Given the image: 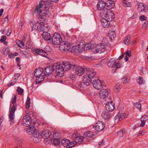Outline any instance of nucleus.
Segmentation results:
<instances>
[{"label":"nucleus","mask_w":148,"mask_h":148,"mask_svg":"<svg viewBox=\"0 0 148 148\" xmlns=\"http://www.w3.org/2000/svg\"><path fill=\"white\" fill-rule=\"evenodd\" d=\"M103 65L101 64H96V67H101L103 66Z\"/></svg>","instance_id":"obj_62"},{"label":"nucleus","mask_w":148,"mask_h":148,"mask_svg":"<svg viewBox=\"0 0 148 148\" xmlns=\"http://www.w3.org/2000/svg\"><path fill=\"white\" fill-rule=\"evenodd\" d=\"M148 25V21H145V22L143 24V27L144 29H145L147 27Z\"/></svg>","instance_id":"obj_48"},{"label":"nucleus","mask_w":148,"mask_h":148,"mask_svg":"<svg viewBox=\"0 0 148 148\" xmlns=\"http://www.w3.org/2000/svg\"><path fill=\"white\" fill-rule=\"evenodd\" d=\"M126 130L125 129H123L120 130L117 132V134L119 137H121L125 134L126 132Z\"/></svg>","instance_id":"obj_35"},{"label":"nucleus","mask_w":148,"mask_h":148,"mask_svg":"<svg viewBox=\"0 0 148 148\" xmlns=\"http://www.w3.org/2000/svg\"><path fill=\"white\" fill-rule=\"evenodd\" d=\"M72 138H74V140H75L76 138L77 137V136L76 134H74L72 135Z\"/></svg>","instance_id":"obj_61"},{"label":"nucleus","mask_w":148,"mask_h":148,"mask_svg":"<svg viewBox=\"0 0 148 148\" xmlns=\"http://www.w3.org/2000/svg\"><path fill=\"white\" fill-rule=\"evenodd\" d=\"M16 143L18 144H19L22 142V140L20 139L19 138H18L16 139Z\"/></svg>","instance_id":"obj_59"},{"label":"nucleus","mask_w":148,"mask_h":148,"mask_svg":"<svg viewBox=\"0 0 148 148\" xmlns=\"http://www.w3.org/2000/svg\"><path fill=\"white\" fill-rule=\"evenodd\" d=\"M9 52L10 51L8 48H3L1 51V53L4 55H8Z\"/></svg>","instance_id":"obj_43"},{"label":"nucleus","mask_w":148,"mask_h":148,"mask_svg":"<svg viewBox=\"0 0 148 148\" xmlns=\"http://www.w3.org/2000/svg\"><path fill=\"white\" fill-rule=\"evenodd\" d=\"M34 29L39 31H48L49 30L48 25L44 24L43 22H41L40 21L36 22L33 25L32 27V31H33Z\"/></svg>","instance_id":"obj_4"},{"label":"nucleus","mask_w":148,"mask_h":148,"mask_svg":"<svg viewBox=\"0 0 148 148\" xmlns=\"http://www.w3.org/2000/svg\"><path fill=\"white\" fill-rule=\"evenodd\" d=\"M86 74L83 77V83L87 86L90 85L93 78L96 74L95 70L92 69L88 68L86 70Z\"/></svg>","instance_id":"obj_3"},{"label":"nucleus","mask_w":148,"mask_h":148,"mask_svg":"<svg viewBox=\"0 0 148 148\" xmlns=\"http://www.w3.org/2000/svg\"><path fill=\"white\" fill-rule=\"evenodd\" d=\"M106 108L107 110L109 112L113 111L115 108L114 103L112 101L109 102L106 105Z\"/></svg>","instance_id":"obj_12"},{"label":"nucleus","mask_w":148,"mask_h":148,"mask_svg":"<svg viewBox=\"0 0 148 148\" xmlns=\"http://www.w3.org/2000/svg\"><path fill=\"white\" fill-rule=\"evenodd\" d=\"M31 123V119L28 116H24L23 118V125L25 127H28Z\"/></svg>","instance_id":"obj_10"},{"label":"nucleus","mask_w":148,"mask_h":148,"mask_svg":"<svg viewBox=\"0 0 148 148\" xmlns=\"http://www.w3.org/2000/svg\"><path fill=\"white\" fill-rule=\"evenodd\" d=\"M115 66L116 68L120 67L121 66L120 62H118L117 63L115 64Z\"/></svg>","instance_id":"obj_54"},{"label":"nucleus","mask_w":148,"mask_h":148,"mask_svg":"<svg viewBox=\"0 0 148 148\" xmlns=\"http://www.w3.org/2000/svg\"><path fill=\"white\" fill-rule=\"evenodd\" d=\"M44 31L42 34L43 38L46 40H50L51 39V37L50 34L47 32L48 31Z\"/></svg>","instance_id":"obj_25"},{"label":"nucleus","mask_w":148,"mask_h":148,"mask_svg":"<svg viewBox=\"0 0 148 148\" xmlns=\"http://www.w3.org/2000/svg\"><path fill=\"white\" fill-rule=\"evenodd\" d=\"M114 17V12L111 10H110V8H109L107 13V15L106 16V18H105L110 21H112Z\"/></svg>","instance_id":"obj_13"},{"label":"nucleus","mask_w":148,"mask_h":148,"mask_svg":"<svg viewBox=\"0 0 148 148\" xmlns=\"http://www.w3.org/2000/svg\"><path fill=\"white\" fill-rule=\"evenodd\" d=\"M58 134L55 133L53 134V139L51 140V143L55 145H58L60 143V140L58 138H55Z\"/></svg>","instance_id":"obj_24"},{"label":"nucleus","mask_w":148,"mask_h":148,"mask_svg":"<svg viewBox=\"0 0 148 148\" xmlns=\"http://www.w3.org/2000/svg\"><path fill=\"white\" fill-rule=\"evenodd\" d=\"M130 38V35L127 36L125 38L124 41V43L126 45H128L129 44Z\"/></svg>","instance_id":"obj_38"},{"label":"nucleus","mask_w":148,"mask_h":148,"mask_svg":"<svg viewBox=\"0 0 148 148\" xmlns=\"http://www.w3.org/2000/svg\"><path fill=\"white\" fill-rule=\"evenodd\" d=\"M126 56L130 57L131 56V51L128 50L125 53Z\"/></svg>","instance_id":"obj_56"},{"label":"nucleus","mask_w":148,"mask_h":148,"mask_svg":"<svg viewBox=\"0 0 148 148\" xmlns=\"http://www.w3.org/2000/svg\"><path fill=\"white\" fill-rule=\"evenodd\" d=\"M126 115L125 113H121L120 114H118L115 116L114 119L116 120L117 122L121 121L122 120L125 118Z\"/></svg>","instance_id":"obj_22"},{"label":"nucleus","mask_w":148,"mask_h":148,"mask_svg":"<svg viewBox=\"0 0 148 148\" xmlns=\"http://www.w3.org/2000/svg\"><path fill=\"white\" fill-rule=\"evenodd\" d=\"M108 36L111 40L114 39L116 36V34L114 31H109L108 33Z\"/></svg>","instance_id":"obj_30"},{"label":"nucleus","mask_w":148,"mask_h":148,"mask_svg":"<svg viewBox=\"0 0 148 148\" xmlns=\"http://www.w3.org/2000/svg\"><path fill=\"white\" fill-rule=\"evenodd\" d=\"M147 19V17L145 16L144 15H142L140 17V20L141 21H143L146 20Z\"/></svg>","instance_id":"obj_53"},{"label":"nucleus","mask_w":148,"mask_h":148,"mask_svg":"<svg viewBox=\"0 0 148 148\" xmlns=\"http://www.w3.org/2000/svg\"><path fill=\"white\" fill-rule=\"evenodd\" d=\"M26 45L27 48H30L32 46V43L29 41H27L26 44Z\"/></svg>","instance_id":"obj_47"},{"label":"nucleus","mask_w":148,"mask_h":148,"mask_svg":"<svg viewBox=\"0 0 148 148\" xmlns=\"http://www.w3.org/2000/svg\"><path fill=\"white\" fill-rule=\"evenodd\" d=\"M102 117L105 119H108L110 117V114L108 111H103L102 114Z\"/></svg>","instance_id":"obj_28"},{"label":"nucleus","mask_w":148,"mask_h":148,"mask_svg":"<svg viewBox=\"0 0 148 148\" xmlns=\"http://www.w3.org/2000/svg\"><path fill=\"white\" fill-rule=\"evenodd\" d=\"M108 47L107 44L105 43L100 44L97 46L95 51L97 53H101L106 51Z\"/></svg>","instance_id":"obj_7"},{"label":"nucleus","mask_w":148,"mask_h":148,"mask_svg":"<svg viewBox=\"0 0 148 148\" xmlns=\"http://www.w3.org/2000/svg\"><path fill=\"white\" fill-rule=\"evenodd\" d=\"M69 51L74 53H77L82 52V48L79 45L73 46Z\"/></svg>","instance_id":"obj_17"},{"label":"nucleus","mask_w":148,"mask_h":148,"mask_svg":"<svg viewBox=\"0 0 148 148\" xmlns=\"http://www.w3.org/2000/svg\"><path fill=\"white\" fill-rule=\"evenodd\" d=\"M69 140L67 139H64L61 141L62 146L66 148H67L68 144H69Z\"/></svg>","instance_id":"obj_32"},{"label":"nucleus","mask_w":148,"mask_h":148,"mask_svg":"<svg viewBox=\"0 0 148 148\" xmlns=\"http://www.w3.org/2000/svg\"><path fill=\"white\" fill-rule=\"evenodd\" d=\"M43 69L41 68H39L38 69H36L34 70V76L37 77H38L40 75H42V74L45 73L43 72Z\"/></svg>","instance_id":"obj_21"},{"label":"nucleus","mask_w":148,"mask_h":148,"mask_svg":"<svg viewBox=\"0 0 148 148\" xmlns=\"http://www.w3.org/2000/svg\"><path fill=\"white\" fill-rule=\"evenodd\" d=\"M49 3L48 1L42 0L37 5L34 10L35 13H37L40 16H45L49 12L48 7Z\"/></svg>","instance_id":"obj_2"},{"label":"nucleus","mask_w":148,"mask_h":148,"mask_svg":"<svg viewBox=\"0 0 148 148\" xmlns=\"http://www.w3.org/2000/svg\"><path fill=\"white\" fill-rule=\"evenodd\" d=\"M106 8V10L102 11L100 13V15L101 18H106V16L107 15V13L109 9L107 8Z\"/></svg>","instance_id":"obj_33"},{"label":"nucleus","mask_w":148,"mask_h":148,"mask_svg":"<svg viewBox=\"0 0 148 148\" xmlns=\"http://www.w3.org/2000/svg\"><path fill=\"white\" fill-rule=\"evenodd\" d=\"M84 138V137L82 136H78L76 138L74 141L76 144L77 143L79 144L83 141Z\"/></svg>","instance_id":"obj_34"},{"label":"nucleus","mask_w":148,"mask_h":148,"mask_svg":"<svg viewBox=\"0 0 148 148\" xmlns=\"http://www.w3.org/2000/svg\"><path fill=\"white\" fill-rule=\"evenodd\" d=\"M146 69L145 67H141L140 69V71L142 73H143V74L145 73L146 72Z\"/></svg>","instance_id":"obj_55"},{"label":"nucleus","mask_w":148,"mask_h":148,"mask_svg":"<svg viewBox=\"0 0 148 148\" xmlns=\"http://www.w3.org/2000/svg\"><path fill=\"white\" fill-rule=\"evenodd\" d=\"M12 32V30L10 28H8L7 32L6 35L9 36L10 35Z\"/></svg>","instance_id":"obj_57"},{"label":"nucleus","mask_w":148,"mask_h":148,"mask_svg":"<svg viewBox=\"0 0 148 148\" xmlns=\"http://www.w3.org/2000/svg\"><path fill=\"white\" fill-rule=\"evenodd\" d=\"M54 68L56 69V67L49 66L45 67L44 69V71L46 72L47 75H50L51 74L54 70Z\"/></svg>","instance_id":"obj_18"},{"label":"nucleus","mask_w":148,"mask_h":148,"mask_svg":"<svg viewBox=\"0 0 148 148\" xmlns=\"http://www.w3.org/2000/svg\"><path fill=\"white\" fill-rule=\"evenodd\" d=\"M52 42L54 45H58L61 42L62 39L60 35L58 33H55L52 37Z\"/></svg>","instance_id":"obj_8"},{"label":"nucleus","mask_w":148,"mask_h":148,"mask_svg":"<svg viewBox=\"0 0 148 148\" xmlns=\"http://www.w3.org/2000/svg\"><path fill=\"white\" fill-rule=\"evenodd\" d=\"M138 10L141 12L143 10H144V9L145 8L144 7V4L142 3H141L138 5Z\"/></svg>","instance_id":"obj_37"},{"label":"nucleus","mask_w":148,"mask_h":148,"mask_svg":"<svg viewBox=\"0 0 148 148\" xmlns=\"http://www.w3.org/2000/svg\"><path fill=\"white\" fill-rule=\"evenodd\" d=\"M54 67H56V71L57 74L60 77L63 75L64 71H66L68 69H70L72 70L73 69L76 67L75 65H71L70 62L64 61L62 63V65H61L59 62L55 63L54 64Z\"/></svg>","instance_id":"obj_1"},{"label":"nucleus","mask_w":148,"mask_h":148,"mask_svg":"<svg viewBox=\"0 0 148 148\" xmlns=\"http://www.w3.org/2000/svg\"><path fill=\"white\" fill-rule=\"evenodd\" d=\"M121 80L123 84L127 83L128 81V78L127 77H125L122 78L121 79Z\"/></svg>","instance_id":"obj_46"},{"label":"nucleus","mask_w":148,"mask_h":148,"mask_svg":"<svg viewBox=\"0 0 148 148\" xmlns=\"http://www.w3.org/2000/svg\"><path fill=\"white\" fill-rule=\"evenodd\" d=\"M30 99L29 97H28L26 101V108L28 109L30 106Z\"/></svg>","instance_id":"obj_41"},{"label":"nucleus","mask_w":148,"mask_h":148,"mask_svg":"<svg viewBox=\"0 0 148 148\" xmlns=\"http://www.w3.org/2000/svg\"><path fill=\"white\" fill-rule=\"evenodd\" d=\"M122 87L119 84H117L114 88V90L115 92H118L121 90Z\"/></svg>","instance_id":"obj_39"},{"label":"nucleus","mask_w":148,"mask_h":148,"mask_svg":"<svg viewBox=\"0 0 148 148\" xmlns=\"http://www.w3.org/2000/svg\"><path fill=\"white\" fill-rule=\"evenodd\" d=\"M137 82L140 84H142L144 83V80L142 77H140L136 80Z\"/></svg>","instance_id":"obj_42"},{"label":"nucleus","mask_w":148,"mask_h":148,"mask_svg":"<svg viewBox=\"0 0 148 148\" xmlns=\"http://www.w3.org/2000/svg\"><path fill=\"white\" fill-rule=\"evenodd\" d=\"M99 94L100 98L103 99L107 96L108 92L106 89H102L99 92Z\"/></svg>","instance_id":"obj_19"},{"label":"nucleus","mask_w":148,"mask_h":148,"mask_svg":"<svg viewBox=\"0 0 148 148\" xmlns=\"http://www.w3.org/2000/svg\"><path fill=\"white\" fill-rule=\"evenodd\" d=\"M148 119V116L147 115L143 116L141 118V119L143 120L146 121Z\"/></svg>","instance_id":"obj_52"},{"label":"nucleus","mask_w":148,"mask_h":148,"mask_svg":"<svg viewBox=\"0 0 148 148\" xmlns=\"http://www.w3.org/2000/svg\"><path fill=\"white\" fill-rule=\"evenodd\" d=\"M101 24L103 27L105 28H108L110 25V21L107 19L105 18H102L101 20Z\"/></svg>","instance_id":"obj_20"},{"label":"nucleus","mask_w":148,"mask_h":148,"mask_svg":"<svg viewBox=\"0 0 148 148\" xmlns=\"http://www.w3.org/2000/svg\"><path fill=\"white\" fill-rule=\"evenodd\" d=\"M73 71L75 70L76 74L78 76H82L84 72V69L81 67H77L76 66V67L74 69H73Z\"/></svg>","instance_id":"obj_14"},{"label":"nucleus","mask_w":148,"mask_h":148,"mask_svg":"<svg viewBox=\"0 0 148 148\" xmlns=\"http://www.w3.org/2000/svg\"><path fill=\"white\" fill-rule=\"evenodd\" d=\"M16 97L15 96L13 99L11 101V102L12 103V104H14L16 102Z\"/></svg>","instance_id":"obj_60"},{"label":"nucleus","mask_w":148,"mask_h":148,"mask_svg":"<svg viewBox=\"0 0 148 148\" xmlns=\"http://www.w3.org/2000/svg\"><path fill=\"white\" fill-rule=\"evenodd\" d=\"M8 15H7V16L4 18L5 20V21L6 22H7L8 21Z\"/></svg>","instance_id":"obj_64"},{"label":"nucleus","mask_w":148,"mask_h":148,"mask_svg":"<svg viewBox=\"0 0 148 148\" xmlns=\"http://www.w3.org/2000/svg\"><path fill=\"white\" fill-rule=\"evenodd\" d=\"M93 87L96 89H99L102 88V84L101 80L99 79L95 80L93 82Z\"/></svg>","instance_id":"obj_11"},{"label":"nucleus","mask_w":148,"mask_h":148,"mask_svg":"<svg viewBox=\"0 0 148 148\" xmlns=\"http://www.w3.org/2000/svg\"><path fill=\"white\" fill-rule=\"evenodd\" d=\"M123 5L125 7H127L129 6L130 4L128 2L124 0L123 1Z\"/></svg>","instance_id":"obj_51"},{"label":"nucleus","mask_w":148,"mask_h":148,"mask_svg":"<svg viewBox=\"0 0 148 148\" xmlns=\"http://www.w3.org/2000/svg\"><path fill=\"white\" fill-rule=\"evenodd\" d=\"M17 88V91L18 94L20 95H22L23 92V90L19 87H18Z\"/></svg>","instance_id":"obj_45"},{"label":"nucleus","mask_w":148,"mask_h":148,"mask_svg":"<svg viewBox=\"0 0 148 148\" xmlns=\"http://www.w3.org/2000/svg\"><path fill=\"white\" fill-rule=\"evenodd\" d=\"M84 135L86 137H91L93 135V133L90 131H88L85 132L84 133Z\"/></svg>","instance_id":"obj_36"},{"label":"nucleus","mask_w":148,"mask_h":148,"mask_svg":"<svg viewBox=\"0 0 148 148\" xmlns=\"http://www.w3.org/2000/svg\"><path fill=\"white\" fill-rule=\"evenodd\" d=\"M92 48V47L90 43H88L87 44L83 45L82 48V52L85 50H88L91 49Z\"/></svg>","instance_id":"obj_26"},{"label":"nucleus","mask_w":148,"mask_h":148,"mask_svg":"<svg viewBox=\"0 0 148 148\" xmlns=\"http://www.w3.org/2000/svg\"><path fill=\"white\" fill-rule=\"evenodd\" d=\"M9 56L10 58H12L14 56V54L13 53H10L9 55Z\"/></svg>","instance_id":"obj_63"},{"label":"nucleus","mask_w":148,"mask_h":148,"mask_svg":"<svg viewBox=\"0 0 148 148\" xmlns=\"http://www.w3.org/2000/svg\"><path fill=\"white\" fill-rule=\"evenodd\" d=\"M16 106L13 105L11 107H10V113L9 115V118L10 121V125H12L14 122V119L15 117L14 112L16 109Z\"/></svg>","instance_id":"obj_5"},{"label":"nucleus","mask_w":148,"mask_h":148,"mask_svg":"<svg viewBox=\"0 0 148 148\" xmlns=\"http://www.w3.org/2000/svg\"><path fill=\"white\" fill-rule=\"evenodd\" d=\"M69 77L71 79L73 80H74L76 78V75L75 74H71L70 75Z\"/></svg>","instance_id":"obj_49"},{"label":"nucleus","mask_w":148,"mask_h":148,"mask_svg":"<svg viewBox=\"0 0 148 148\" xmlns=\"http://www.w3.org/2000/svg\"><path fill=\"white\" fill-rule=\"evenodd\" d=\"M116 62L113 58H111L108 61V65L110 67H112L115 66Z\"/></svg>","instance_id":"obj_31"},{"label":"nucleus","mask_w":148,"mask_h":148,"mask_svg":"<svg viewBox=\"0 0 148 148\" xmlns=\"http://www.w3.org/2000/svg\"><path fill=\"white\" fill-rule=\"evenodd\" d=\"M42 137L45 139H47L51 135V133L49 130L43 131L41 134Z\"/></svg>","instance_id":"obj_23"},{"label":"nucleus","mask_w":148,"mask_h":148,"mask_svg":"<svg viewBox=\"0 0 148 148\" xmlns=\"http://www.w3.org/2000/svg\"><path fill=\"white\" fill-rule=\"evenodd\" d=\"M34 51L36 53L38 54L45 57L47 58L48 54L47 52L44 50L40 49H34Z\"/></svg>","instance_id":"obj_15"},{"label":"nucleus","mask_w":148,"mask_h":148,"mask_svg":"<svg viewBox=\"0 0 148 148\" xmlns=\"http://www.w3.org/2000/svg\"><path fill=\"white\" fill-rule=\"evenodd\" d=\"M105 127V125L103 123V122L99 121L96 123L95 128L97 131L101 132L104 129Z\"/></svg>","instance_id":"obj_9"},{"label":"nucleus","mask_w":148,"mask_h":148,"mask_svg":"<svg viewBox=\"0 0 148 148\" xmlns=\"http://www.w3.org/2000/svg\"><path fill=\"white\" fill-rule=\"evenodd\" d=\"M134 106L139 110H141V106L140 103L136 102L134 104Z\"/></svg>","instance_id":"obj_44"},{"label":"nucleus","mask_w":148,"mask_h":148,"mask_svg":"<svg viewBox=\"0 0 148 148\" xmlns=\"http://www.w3.org/2000/svg\"><path fill=\"white\" fill-rule=\"evenodd\" d=\"M27 131L29 134H34L36 132V128L35 126H32V127L29 126L27 129Z\"/></svg>","instance_id":"obj_27"},{"label":"nucleus","mask_w":148,"mask_h":148,"mask_svg":"<svg viewBox=\"0 0 148 148\" xmlns=\"http://www.w3.org/2000/svg\"><path fill=\"white\" fill-rule=\"evenodd\" d=\"M69 144H68L67 148H71L74 147L76 144V143L74 140L71 142H70L69 140Z\"/></svg>","instance_id":"obj_40"},{"label":"nucleus","mask_w":148,"mask_h":148,"mask_svg":"<svg viewBox=\"0 0 148 148\" xmlns=\"http://www.w3.org/2000/svg\"><path fill=\"white\" fill-rule=\"evenodd\" d=\"M141 123L140 125V126L141 127H143L145 125V121L141 119Z\"/></svg>","instance_id":"obj_58"},{"label":"nucleus","mask_w":148,"mask_h":148,"mask_svg":"<svg viewBox=\"0 0 148 148\" xmlns=\"http://www.w3.org/2000/svg\"><path fill=\"white\" fill-rule=\"evenodd\" d=\"M6 36L5 35H3L1 38L0 41L1 42H3L5 41L6 39Z\"/></svg>","instance_id":"obj_50"},{"label":"nucleus","mask_w":148,"mask_h":148,"mask_svg":"<svg viewBox=\"0 0 148 148\" xmlns=\"http://www.w3.org/2000/svg\"><path fill=\"white\" fill-rule=\"evenodd\" d=\"M70 45L67 41H63L60 43L59 47L61 51L63 52L70 51Z\"/></svg>","instance_id":"obj_6"},{"label":"nucleus","mask_w":148,"mask_h":148,"mask_svg":"<svg viewBox=\"0 0 148 148\" xmlns=\"http://www.w3.org/2000/svg\"><path fill=\"white\" fill-rule=\"evenodd\" d=\"M45 75V74L44 73L43 74H42V75H41L38 76L36 79V80L35 82L36 84L39 83L42 81H43L44 79Z\"/></svg>","instance_id":"obj_29"},{"label":"nucleus","mask_w":148,"mask_h":148,"mask_svg":"<svg viewBox=\"0 0 148 148\" xmlns=\"http://www.w3.org/2000/svg\"><path fill=\"white\" fill-rule=\"evenodd\" d=\"M106 5V3L105 2L103 1H100L98 3L97 7L99 10H101L104 9Z\"/></svg>","instance_id":"obj_16"}]
</instances>
